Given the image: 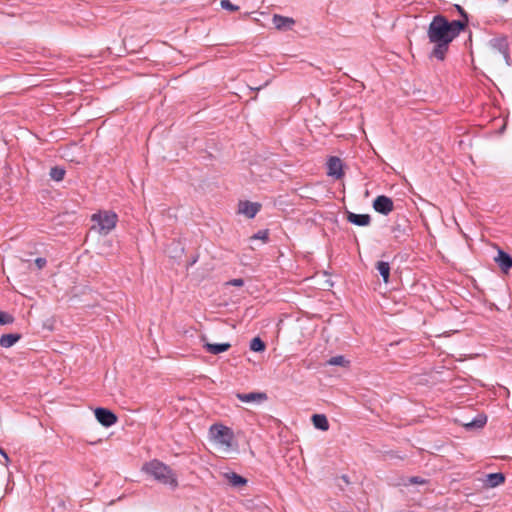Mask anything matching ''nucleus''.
<instances>
[{"label":"nucleus","mask_w":512,"mask_h":512,"mask_svg":"<svg viewBox=\"0 0 512 512\" xmlns=\"http://www.w3.org/2000/svg\"><path fill=\"white\" fill-rule=\"evenodd\" d=\"M427 483V480L424 479V478H421L419 476H412L408 479V484H419V485H423V484H426Z\"/></svg>","instance_id":"obj_29"},{"label":"nucleus","mask_w":512,"mask_h":512,"mask_svg":"<svg viewBox=\"0 0 512 512\" xmlns=\"http://www.w3.org/2000/svg\"><path fill=\"white\" fill-rule=\"evenodd\" d=\"M269 238V231L267 229L265 230H259L257 233L251 236L252 240H262L263 242L268 241Z\"/></svg>","instance_id":"obj_26"},{"label":"nucleus","mask_w":512,"mask_h":512,"mask_svg":"<svg viewBox=\"0 0 512 512\" xmlns=\"http://www.w3.org/2000/svg\"><path fill=\"white\" fill-rule=\"evenodd\" d=\"M347 221L356 226H369L371 223V217L369 214H356L348 211Z\"/></svg>","instance_id":"obj_13"},{"label":"nucleus","mask_w":512,"mask_h":512,"mask_svg":"<svg viewBox=\"0 0 512 512\" xmlns=\"http://www.w3.org/2000/svg\"><path fill=\"white\" fill-rule=\"evenodd\" d=\"M495 262L504 273H507L512 268V257L503 250L498 251Z\"/></svg>","instance_id":"obj_12"},{"label":"nucleus","mask_w":512,"mask_h":512,"mask_svg":"<svg viewBox=\"0 0 512 512\" xmlns=\"http://www.w3.org/2000/svg\"><path fill=\"white\" fill-rule=\"evenodd\" d=\"M348 363V361L345 359L344 356L338 355L331 357L328 360V364L335 365V366H345Z\"/></svg>","instance_id":"obj_25"},{"label":"nucleus","mask_w":512,"mask_h":512,"mask_svg":"<svg viewBox=\"0 0 512 512\" xmlns=\"http://www.w3.org/2000/svg\"><path fill=\"white\" fill-rule=\"evenodd\" d=\"M260 209L261 204L257 202L240 201L239 203V213L244 214L249 219L254 218Z\"/></svg>","instance_id":"obj_9"},{"label":"nucleus","mask_w":512,"mask_h":512,"mask_svg":"<svg viewBox=\"0 0 512 512\" xmlns=\"http://www.w3.org/2000/svg\"><path fill=\"white\" fill-rule=\"evenodd\" d=\"M220 5H221V8L231 11V12H235V11L239 10V6L234 5L230 0H221Z\"/></svg>","instance_id":"obj_27"},{"label":"nucleus","mask_w":512,"mask_h":512,"mask_svg":"<svg viewBox=\"0 0 512 512\" xmlns=\"http://www.w3.org/2000/svg\"><path fill=\"white\" fill-rule=\"evenodd\" d=\"M342 478H343L344 481L348 482L346 475H343Z\"/></svg>","instance_id":"obj_33"},{"label":"nucleus","mask_w":512,"mask_h":512,"mask_svg":"<svg viewBox=\"0 0 512 512\" xmlns=\"http://www.w3.org/2000/svg\"><path fill=\"white\" fill-rule=\"evenodd\" d=\"M225 478L229 484L233 487H241L247 483V479L235 472H229L225 474Z\"/></svg>","instance_id":"obj_20"},{"label":"nucleus","mask_w":512,"mask_h":512,"mask_svg":"<svg viewBox=\"0 0 512 512\" xmlns=\"http://www.w3.org/2000/svg\"><path fill=\"white\" fill-rule=\"evenodd\" d=\"M202 341H204L203 347L206 349V351L214 355L225 352L231 347L230 343L211 344L206 342L205 337H202Z\"/></svg>","instance_id":"obj_14"},{"label":"nucleus","mask_w":512,"mask_h":512,"mask_svg":"<svg viewBox=\"0 0 512 512\" xmlns=\"http://www.w3.org/2000/svg\"><path fill=\"white\" fill-rule=\"evenodd\" d=\"M311 420L315 428L321 431H327L329 429V422L324 414H314Z\"/></svg>","instance_id":"obj_17"},{"label":"nucleus","mask_w":512,"mask_h":512,"mask_svg":"<svg viewBox=\"0 0 512 512\" xmlns=\"http://www.w3.org/2000/svg\"><path fill=\"white\" fill-rule=\"evenodd\" d=\"M21 338L19 333L3 334L0 337V346L4 348H10L17 343Z\"/></svg>","instance_id":"obj_16"},{"label":"nucleus","mask_w":512,"mask_h":512,"mask_svg":"<svg viewBox=\"0 0 512 512\" xmlns=\"http://www.w3.org/2000/svg\"><path fill=\"white\" fill-rule=\"evenodd\" d=\"M0 454L4 457L5 464L7 465V463L9 462V457H8L7 453L2 448H0Z\"/></svg>","instance_id":"obj_32"},{"label":"nucleus","mask_w":512,"mask_h":512,"mask_svg":"<svg viewBox=\"0 0 512 512\" xmlns=\"http://www.w3.org/2000/svg\"><path fill=\"white\" fill-rule=\"evenodd\" d=\"M462 31H464L463 23L449 21L441 14L435 15L427 29L429 43L433 44L429 58L444 61L450 44Z\"/></svg>","instance_id":"obj_1"},{"label":"nucleus","mask_w":512,"mask_h":512,"mask_svg":"<svg viewBox=\"0 0 512 512\" xmlns=\"http://www.w3.org/2000/svg\"><path fill=\"white\" fill-rule=\"evenodd\" d=\"M230 285H233V286H237V287H241L244 285V280L242 278H236V279H232L230 282H229Z\"/></svg>","instance_id":"obj_31"},{"label":"nucleus","mask_w":512,"mask_h":512,"mask_svg":"<svg viewBox=\"0 0 512 512\" xmlns=\"http://www.w3.org/2000/svg\"><path fill=\"white\" fill-rule=\"evenodd\" d=\"M265 348V342L259 337L253 338L250 342V349L254 352H263Z\"/></svg>","instance_id":"obj_24"},{"label":"nucleus","mask_w":512,"mask_h":512,"mask_svg":"<svg viewBox=\"0 0 512 512\" xmlns=\"http://www.w3.org/2000/svg\"><path fill=\"white\" fill-rule=\"evenodd\" d=\"M143 470L164 485H168L173 489L178 486L177 477L173 470L159 460L145 463Z\"/></svg>","instance_id":"obj_2"},{"label":"nucleus","mask_w":512,"mask_h":512,"mask_svg":"<svg viewBox=\"0 0 512 512\" xmlns=\"http://www.w3.org/2000/svg\"><path fill=\"white\" fill-rule=\"evenodd\" d=\"M376 270L378 271L379 275L382 277L383 281L385 283L389 282L390 278V264L386 261H378L375 265Z\"/></svg>","instance_id":"obj_18"},{"label":"nucleus","mask_w":512,"mask_h":512,"mask_svg":"<svg viewBox=\"0 0 512 512\" xmlns=\"http://www.w3.org/2000/svg\"><path fill=\"white\" fill-rule=\"evenodd\" d=\"M374 210L382 215H388L394 209L393 200L385 195L377 196L372 204Z\"/></svg>","instance_id":"obj_6"},{"label":"nucleus","mask_w":512,"mask_h":512,"mask_svg":"<svg viewBox=\"0 0 512 512\" xmlns=\"http://www.w3.org/2000/svg\"><path fill=\"white\" fill-rule=\"evenodd\" d=\"M236 398L241 402H257L262 403L268 399L265 392L236 393Z\"/></svg>","instance_id":"obj_11"},{"label":"nucleus","mask_w":512,"mask_h":512,"mask_svg":"<svg viewBox=\"0 0 512 512\" xmlns=\"http://www.w3.org/2000/svg\"><path fill=\"white\" fill-rule=\"evenodd\" d=\"M487 422V416L478 414L472 421L465 423L464 427L468 430L483 428Z\"/></svg>","instance_id":"obj_19"},{"label":"nucleus","mask_w":512,"mask_h":512,"mask_svg":"<svg viewBox=\"0 0 512 512\" xmlns=\"http://www.w3.org/2000/svg\"><path fill=\"white\" fill-rule=\"evenodd\" d=\"M65 173H66V171L64 168H62L60 166H55L50 169L49 175H50L51 179L59 182L64 179Z\"/></svg>","instance_id":"obj_22"},{"label":"nucleus","mask_w":512,"mask_h":512,"mask_svg":"<svg viewBox=\"0 0 512 512\" xmlns=\"http://www.w3.org/2000/svg\"><path fill=\"white\" fill-rule=\"evenodd\" d=\"M14 322V317L9 313L0 311V325L12 324Z\"/></svg>","instance_id":"obj_28"},{"label":"nucleus","mask_w":512,"mask_h":512,"mask_svg":"<svg viewBox=\"0 0 512 512\" xmlns=\"http://www.w3.org/2000/svg\"><path fill=\"white\" fill-rule=\"evenodd\" d=\"M488 44L492 50L499 52L503 56L505 62L509 64L511 58L509 51V43L506 36L502 35L492 38L489 40Z\"/></svg>","instance_id":"obj_5"},{"label":"nucleus","mask_w":512,"mask_h":512,"mask_svg":"<svg viewBox=\"0 0 512 512\" xmlns=\"http://www.w3.org/2000/svg\"><path fill=\"white\" fill-rule=\"evenodd\" d=\"M35 264L38 267V269H42L46 266L47 261L45 258L39 257L35 260Z\"/></svg>","instance_id":"obj_30"},{"label":"nucleus","mask_w":512,"mask_h":512,"mask_svg":"<svg viewBox=\"0 0 512 512\" xmlns=\"http://www.w3.org/2000/svg\"><path fill=\"white\" fill-rule=\"evenodd\" d=\"M210 433L217 443L228 447L231 446L234 434L229 427L222 424H213L210 427Z\"/></svg>","instance_id":"obj_4"},{"label":"nucleus","mask_w":512,"mask_h":512,"mask_svg":"<svg viewBox=\"0 0 512 512\" xmlns=\"http://www.w3.org/2000/svg\"><path fill=\"white\" fill-rule=\"evenodd\" d=\"M94 414L97 421L104 427H110L118 420L116 414L107 408L98 407L95 409Z\"/></svg>","instance_id":"obj_7"},{"label":"nucleus","mask_w":512,"mask_h":512,"mask_svg":"<svg viewBox=\"0 0 512 512\" xmlns=\"http://www.w3.org/2000/svg\"><path fill=\"white\" fill-rule=\"evenodd\" d=\"M343 174V164L341 159L336 156L330 157L327 162V175L334 177L335 179H340Z\"/></svg>","instance_id":"obj_8"},{"label":"nucleus","mask_w":512,"mask_h":512,"mask_svg":"<svg viewBox=\"0 0 512 512\" xmlns=\"http://www.w3.org/2000/svg\"><path fill=\"white\" fill-rule=\"evenodd\" d=\"M505 482V475L501 472L490 473L486 475L485 486L489 488L497 487Z\"/></svg>","instance_id":"obj_15"},{"label":"nucleus","mask_w":512,"mask_h":512,"mask_svg":"<svg viewBox=\"0 0 512 512\" xmlns=\"http://www.w3.org/2000/svg\"><path fill=\"white\" fill-rule=\"evenodd\" d=\"M391 232L396 240L401 241V239L406 235V228L402 224L396 222L392 226Z\"/></svg>","instance_id":"obj_21"},{"label":"nucleus","mask_w":512,"mask_h":512,"mask_svg":"<svg viewBox=\"0 0 512 512\" xmlns=\"http://www.w3.org/2000/svg\"><path fill=\"white\" fill-rule=\"evenodd\" d=\"M272 23L277 30L287 31L292 29L295 24V20L291 17L274 14L272 17Z\"/></svg>","instance_id":"obj_10"},{"label":"nucleus","mask_w":512,"mask_h":512,"mask_svg":"<svg viewBox=\"0 0 512 512\" xmlns=\"http://www.w3.org/2000/svg\"><path fill=\"white\" fill-rule=\"evenodd\" d=\"M92 229L100 235H108L118 222V215L111 210H99L91 216Z\"/></svg>","instance_id":"obj_3"},{"label":"nucleus","mask_w":512,"mask_h":512,"mask_svg":"<svg viewBox=\"0 0 512 512\" xmlns=\"http://www.w3.org/2000/svg\"><path fill=\"white\" fill-rule=\"evenodd\" d=\"M454 7L456 8V10L458 11V13L460 14L461 16V19H458V20H452V22H460V23H463L464 25V30L468 27V23H469V16L467 14V12L462 8V6L458 5V4H455Z\"/></svg>","instance_id":"obj_23"}]
</instances>
